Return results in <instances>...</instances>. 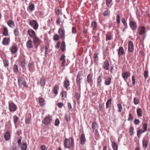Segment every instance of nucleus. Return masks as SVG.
<instances>
[{
    "label": "nucleus",
    "mask_w": 150,
    "mask_h": 150,
    "mask_svg": "<svg viewBox=\"0 0 150 150\" xmlns=\"http://www.w3.org/2000/svg\"><path fill=\"white\" fill-rule=\"evenodd\" d=\"M64 146L67 148H70L74 147V140L72 138L69 139H66L64 142Z\"/></svg>",
    "instance_id": "nucleus-1"
},
{
    "label": "nucleus",
    "mask_w": 150,
    "mask_h": 150,
    "mask_svg": "<svg viewBox=\"0 0 150 150\" xmlns=\"http://www.w3.org/2000/svg\"><path fill=\"white\" fill-rule=\"evenodd\" d=\"M52 121V117L49 115H48L45 117L42 122L45 125H47L51 123Z\"/></svg>",
    "instance_id": "nucleus-2"
},
{
    "label": "nucleus",
    "mask_w": 150,
    "mask_h": 150,
    "mask_svg": "<svg viewBox=\"0 0 150 150\" xmlns=\"http://www.w3.org/2000/svg\"><path fill=\"white\" fill-rule=\"evenodd\" d=\"M29 24L34 30H36L38 29V25L35 20H30L29 22Z\"/></svg>",
    "instance_id": "nucleus-3"
},
{
    "label": "nucleus",
    "mask_w": 150,
    "mask_h": 150,
    "mask_svg": "<svg viewBox=\"0 0 150 150\" xmlns=\"http://www.w3.org/2000/svg\"><path fill=\"white\" fill-rule=\"evenodd\" d=\"M129 25L130 28L132 30H135L137 29V23L134 21H130Z\"/></svg>",
    "instance_id": "nucleus-4"
},
{
    "label": "nucleus",
    "mask_w": 150,
    "mask_h": 150,
    "mask_svg": "<svg viewBox=\"0 0 150 150\" xmlns=\"http://www.w3.org/2000/svg\"><path fill=\"white\" fill-rule=\"evenodd\" d=\"M92 127L93 132H95L96 133L98 132V123L95 122H93L92 124Z\"/></svg>",
    "instance_id": "nucleus-5"
},
{
    "label": "nucleus",
    "mask_w": 150,
    "mask_h": 150,
    "mask_svg": "<svg viewBox=\"0 0 150 150\" xmlns=\"http://www.w3.org/2000/svg\"><path fill=\"white\" fill-rule=\"evenodd\" d=\"M9 107L10 111L11 112L15 111L17 109L16 105L13 103H9Z\"/></svg>",
    "instance_id": "nucleus-6"
},
{
    "label": "nucleus",
    "mask_w": 150,
    "mask_h": 150,
    "mask_svg": "<svg viewBox=\"0 0 150 150\" xmlns=\"http://www.w3.org/2000/svg\"><path fill=\"white\" fill-rule=\"evenodd\" d=\"M28 32L29 36L33 39L37 36L35 32L32 29L28 30Z\"/></svg>",
    "instance_id": "nucleus-7"
},
{
    "label": "nucleus",
    "mask_w": 150,
    "mask_h": 150,
    "mask_svg": "<svg viewBox=\"0 0 150 150\" xmlns=\"http://www.w3.org/2000/svg\"><path fill=\"white\" fill-rule=\"evenodd\" d=\"M93 75L92 74H89L87 78V81L88 83L92 86L93 83L92 81Z\"/></svg>",
    "instance_id": "nucleus-8"
},
{
    "label": "nucleus",
    "mask_w": 150,
    "mask_h": 150,
    "mask_svg": "<svg viewBox=\"0 0 150 150\" xmlns=\"http://www.w3.org/2000/svg\"><path fill=\"white\" fill-rule=\"evenodd\" d=\"M117 51H118V54L119 57H120L121 56L124 55L125 52L122 47H120Z\"/></svg>",
    "instance_id": "nucleus-9"
},
{
    "label": "nucleus",
    "mask_w": 150,
    "mask_h": 150,
    "mask_svg": "<svg viewBox=\"0 0 150 150\" xmlns=\"http://www.w3.org/2000/svg\"><path fill=\"white\" fill-rule=\"evenodd\" d=\"M128 50L130 52H132L134 50V46L132 41H129L128 44Z\"/></svg>",
    "instance_id": "nucleus-10"
},
{
    "label": "nucleus",
    "mask_w": 150,
    "mask_h": 150,
    "mask_svg": "<svg viewBox=\"0 0 150 150\" xmlns=\"http://www.w3.org/2000/svg\"><path fill=\"white\" fill-rule=\"evenodd\" d=\"M130 76V73L129 72H124L122 74V76L125 80H127Z\"/></svg>",
    "instance_id": "nucleus-11"
},
{
    "label": "nucleus",
    "mask_w": 150,
    "mask_h": 150,
    "mask_svg": "<svg viewBox=\"0 0 150 150\" xmlns=\"http://www.w3.org/2000/svg\"><path fill=\"white\" fill-rule=\"evenodd\" d=\"M37 100L38 101L40 106H43L45 105V102L43 98H38L37 99Z\"/></svg>",
    "instance_id": "nucleus-12"
},
{
    "label": "nucleus",
    "mask_w": 150,
    "mask_h": 150,
    "mask_svg": "<svg viewBox=\"0 0 150 150\" xmlns=\"http://www.w3.org/2000/svg\"><path fill=\"white\" fill-rule=\"evenodd\" d=\"M45 83V79L43 77H42L40 79L39 81H38V83L41 86H44Z\"/></svg>",
    "instance_id": "nucleus-13"
},
{
    "label": "nucleus",
    "mask_w": 150,
    "mask_h": 150,
    "mask_svg": "<svg viewBox=\"0 0 150 150\" xmlns=\"http://www.w3.org/2000/svg\"><path fill=\"white\" fill-rule=\"evenodd\" d=\"M33 42L38 45H40L42 42L37 36L33 38Z\"/></svg>",
    "instance_id": "nucleus-14"
},
{
    "label": "nucleus",
    "mask_w": 150,
    "mask_h": 150,
    "mask_svg": "<svg viewBox=\"0 0 150 150\" xmlns=\"http://www.w3.org/2000/svg\"><path fill=\"white\" fill-rule=\"evenodd\" d=\"M81 143L82 145L84 144L86 142V139L85 134H81L80 137Z\"/></svg>",
    "instance_id": "nucleus-15"
},
{
    "label": "nucleus",
    "mask_w": 150,
    "mask_h": 150,
    "mask_svg": "<svg viewBox=\"0 0 150 150\" xmlns=\"http://www.w3.org/2000/svg\"><path fill=\"white\" fill-rule=\"evenodd\" d=\"M10 42V39L9 38H5L3 39L2 43L4 45H7Z\"/></svg>",
    "instance_id": "nucleus-16"
},
{
    "label": "nucleus",
    "mask_w": 150,
    "mask_h": 150,
    "mask_svg": "<svg viewBox=\"0 0 150 150\" xmlns=\"http://www.w3.org/2000/svg\"><path fill=\"white\" fill-rule=\"evenodd\" d=\"M26 47L28 49H30L33 47L32 41L29 40L27 42L26 44Z\"/></svg>",
    "instance_id": "nucleus-17"
},
{
    "label": "nucleus",
    "mask_w": 150,
    "mask_h": 150,
    "mask_svg": "<svg viewBox=\"0 0 150 150\" xmlns=\"http://www.w3.org/2000/svg\"><path fill=\"white\" fill-rule=\"evenodd\" d=\"M70 85V82L68 80H65L64 82V88L67 90H68L69 88V86Z\"/></svg>",
    "instance_id": "nucleus-18"
},
{
    "label": "nucleus",
    "mask_w": 150,
    "mask_h": 150,
    "mask_svg": "<svg viewBox=\"0 0 150 150\" xmlns=\"http://www.w3.org/2000/svg\"><path fill=\"white\" fill-rule=\"evenodd\" d=\"M109 65V62L107 61H105L103 63V69L107 70L108 69V67Z\"/></svg>",
    "instance_id": "nucleus-19"
},
{
    "label": "nucleus",
    "mask_w": 150,
    "mask_h": 150,
    "mask_svg": "<svg viewBox=\"0 0 150 150\" xmlns=\"http://www.w3.org/2000/svg\"><path fill=\"white\" fill-rule=\"evenodd\" d=\"M58 33L61 38L64 37L65 35V31L64 29L60 28L59 30Z\"/></svg>",
    "instance_id": "nucleus-20"
},
{
    "label": "nucleus",
    "mask_w": 150,
    "mask_h": 150,
    "mask_svg": "<svg viewBox=\"0 0 150 150\" xmlns=\"http://www.w3.org/2000/svg\"><path fill=\"white\" fill-rule=\"evenodd\" d=\"M91 27L93 30H96L97 27L96 22L95 21H92L91 24Z\"/></svg>",
    "instance_id": "nucleus-21"
},
{
    "label": "nucleus",
    "mask_w": 150,
    "mask_h": 150,
    "mask_svg": "<svg viewBox=\"0 0 150 150\" xmlns=\"http://www.w3.org/2000/svg\"><path fill=\"white\" fill-rule=\"evenodd\" d=\"M148 140L146 139H143L142 140V146L144 149H146L148 145Z\"/></svg>",
    "instance_id": "nucleus-22"
},
{
    "label": "nucleus",
    "mask_w": 150,
    "mask_h": 150,
    "mask_svg": "<svg viewBox=\"0 0 150 150\" xmlns=\"http://www.w3.org/2000/svg\"><path fill=\"white\" fill-rule=\"evenodd\" d=\"M111 78L108 76L107 77L106 79L105 80V85H109L111 83Z\"/></svg>",
    "instance_id": "nucleus-23"
},
{
    "label": "nucleus",
    "mask_w": 150,
    "mask_h": 150,
    "mask_svg": "<svg viewBox=\"0 0 150 150\" xmlns=\"http://www.w3.org/2000/svg\"><path fill=\"white\" fill-rule=\"evenodd\" d=\"M59 88V86L58 85H56L53 88V93L55 94V96H56L57 95L58 93V90Z\"/></svg>",
    "instance_id": "nucleus-24"
},
{
    "label": "nucleus",
    "mask_w": 150,
    "mask_h": 150,
    "mask_svg": "<svg viewBox=\"0 0 150 150\" xmlns=\"http://www.w3.org/2000/svg\"><path fill=\"white\" fill-rule=\"evenodd\" d=\"M7 24L10 27L12 28H13L15 26L14 22L12 20L8 21Z\"/></svg>",
    "instance_id": "nucleus-25"
},
{
    "label": "nucleus",
    "mask_w": 150,
    "mask_h": 150,
    "mask_svg": "<svg viewBox=\"0 0 150 150\" xmlns=\"http://www.w3.org/2000/svg\"><path fill=\"white\" fill-rule=\"evenodd\" d=\"M10 134L9 132H6L4 134V137L6 140L8 141L10 138Z\"/></svg>",
    "instance_id": "nucleus-26"
},
{
    "label": "nucleus",
    "mask_w": 150,
    "mask_h": 150,
    "mask_svg": "<svg viewBox=\"0 0 150 150\" xmlns=\"http://www.w3.org/2000/svg\"><path fill=\"white\" fill-rule=\"evenodd\" d=\"M139 34L140 35L144 34L145 33V28L143 27H141L139 28Z\"/></svg>",
    "instance_id": "nucleus-27"
},
{
    "label": "nucleus",
    "mask_w": 150,
    "mask_h": 150,
    "mask_svg": "<svg viewBox=\"0 0 150 150\" xmlns=\"http://www.w3.org/2000/svg\"><path fill=\"white\" fill-rule=\"evenodd\" d=\"M102 81V76H99L97 78V85L98 86L100 87L101 86V82Z\"/></svg>",
    "instance_id": "nucleus-28"
},
{
    "label": "nucleus",
    "mask_w": 150,
    "mask_h": 150,
    "mask_svg": "<svg viewBox=\"0 0 150 150\" xmlns=\"http://www.w3.org/2000/svg\"><path fill=\"white\" fill-rule=\"evenodd\" d=\"M13 33L15 36L17 37L19 35V32L18 28V27L16 28L13 30Z\"/></svg>",
    "instance_id": "nucleus-29"
},
{
    "label": "nucleus",
    "mask_w": 150,
    "mask_h": 150,
    "mask_svg": "<svg viewBox=\"0 0 150 150\" xmlns=\"http://www.w3.org/2000/svg\"><path fill=\"white\" fill-rule=\"evenodd\" d=\"M8 30L7 28L6 27H4V31L2 33L4 36H7L8 35Z\"/></svg>",
    "instance_id": "nucleus-30"
},
{
    "label": "nucleus",
    "mask_w": 150,
    "mask_h": 150,
    "mask_svg": "<svg viewBox=\"0 0 150 150\" xmlns=\"http://www.w3.org/2000/svg\"><path fill=\"white\" fill-rule=\"evenodd\" d=\"M17 50V47L15 46H13L11 49V51L12 54H13L16 52Z\"/></svg>",
    "instance_id": "nucleus-31"
},
{
    "label": "nucleus",
    "mask_w": 150,
    "mask_h": 150,
    "mask_svg": "<svg viewBox=\"0 0 150 150\" xmlns=\"http://www.w3.org/2000/svg\"><path fill=\"white\" fill-rule=\"evenodd\" d=\"M111 101L112 99H110L109 100H108L106 103V108H108L109 107H110V106L111 104Z\"/></svg>",
    "instance_id": "nucleus-32"
},
{
    "label": "nucleus",
    "mask_w": 150,
    "mask_h": 150,
    "mask_svg": "<svg viewBox=\"0 0 150 150\" xmlns=\"http://www.w3.org/2000/svg\"><path fill=\"white\" fill-rule=\"evenodd\" d=\"M137 116L139 117H141L142 115V111L141 109L139 108L137 110Z\"/></svg>",
    "instance_id": "nucleus-33"
},
{
    "label": "nucleus",
    "mask_w": 150,
    "mask_h": 150,
    "mask_svg": "<svg viewBox=\"0 0 150 150\" xmlns=\"http://www.w3.org/2000/svg\"><path fill=\"white\" fill-rule=\"evenodd\" d=\"M65 118L66 120L69 122L70 121V116L69 113L66 114L65 115Z\"/></svg>",
    "instance_id": "nucleus-34"
},
{
    "label": "nucleus",
    "mask_w": 150,
    "mask_h": 150,
    "mask_svg": "<svg viewBox=\"0 0 150 150\" xmlns=\"http://www.w3.org/2000/svg\"><path fill=\"white\" fill-rule=\"evenodd\" d=\"M112 146L113 149L114 150H117L118 149V146L116 143L113 142L112 143Z\"/></svg>",
    "instance_id": "nucleus-35"
},
{
    "label": "nucleus",
    "mask_w": 150,
    "mask_h": 150,
    "mask_svg": "<svg viewBox=\"0 0 150 150\" xmlns=\"http://www.w3.org/2000/svg\"><path fill=\"white\" fill-rule=\"evenodd\" d=\"M82 78L81 77L77 76L76 79V82L77 86H80L81 83V81Z\"/></svg>",
    "instance_id": "nucleus-36"
},
{
    "label": "nucleus",
    "mask_w": 150,
    "mask_h": 150,
    "mask_svg": "<svg viewBox=\"0 0 150 150\" xmlns=\"http://www.w3.org/2000/svg\"><path fill=\"white\" fill-rule=\"evenodd\" d=\"M3 63L4 64V66L5 67H8V61L7 59H6L3 60Z\"/></svg>",
    "instance_id": "nucleus-37"
},
{
    "label": "nucleus",
    "mask_w": 150,
    "mask_h": 150,
    "mask_svg": "<svg viewBox=\"0 0 150 150\" xmlns=\"http://www.w3.org/2000/svg\"><path fill=\"white\" fill-rule=\"evenodd\" d=\"M27 148V145L26 143H23L21 146V150H26Z\"/></svg>",
    "instance_id": "nucleus-38"
},
{
    "label": "nucleus",
    "mask_w": 150,
    "mask_h": 150,
    "mask_svg": "<svg viewBox=\"0 0 150 150\" xmlns=\"http://www.w3.org/2000/svg\"><path fill=\"white\" fill-rule=\"evenodd\" d=\"M121 21L124 26L125 27V28H128V25L125 19L124 18H122V19Z\"/></svg>",
    "instance_id": "nucleus-39"
},
{
    "label": "nucleus",
    "mask_w": 150,
    "mask_h": 150,
    "mask_svg": "<svg viewBox=\"0 0 150 150\" xmlns=\"http://www.w3.org/2000/svg\"><path fill=\"white\" fill-rule=\"evenodd\" d=\"M66 45L65 42H63L61 45V48L62 51H64L65 50Z\"/></svg>",
    "instance_id": "nucleus-40"
},
{
    "label": "nucleus",
    "mask_w": 150,
    "mask_h": 150,
    "mask_svg": "<svg viewBox=\"0 0 150 150\" xmlns=\"http://www.w3.org/2000/svg\"><path fill=\"white\" fill-rule=\"evenodd\" d=\"M148 125L146 123H144L143 124L142 128L144 131L146 132L147 130Z\"/></svg>",
    "instance_id": "nucleus-41"
},
{
    "label": "nucleus",
    "mask_w": 150,
    "mask_h": 150,
    "mask_svg": "<svg viewBox=\"0 0 150 150\" xmlns=\"http://www.w3.org/2000/svg\"><path fill=\"white\" fill-rule=\"evenodd\" d=\"M23 81L21 78H19L18 79V83L19 86L21 87L22 86V83Z\"/></svg>",
    "instance_id": "nucleus-42"
},
{
    "label": "nucleus",
    "mask_w": 150,
    "mask_h": 150,
    "mask_svg": "<svg viewBox=\"0 0 150 150\" xmlns=\"http://www.w3.org/2000/svg\"><path fill=\"white\" fill-rule=\"evenodd\" d=\"M34 5L33 4H31L29 5V8L30 11H33L34 9Z\"/></svg>",
    "instance_id": "nucleus-43"
},
{
    "label": "nucleus",
    "mask_w": 150,
    "mask_h": 150,
    "mask_svg": "<svg viewBox=\"0 0 150 150\" xmlns=\"http://www.w3.org/2000/svg\"><path fill=\"white\" fill-rule=\"evenodd\" d=\"M13 71L15 73H17L18 72V69L17 66L16 64L14 65L13 67Z\"/></svg>",
    "instance_id": "nucleus-44"
},
{
    "label": "nucleus",
    "mask_w": 150,
    "mask_h": 150,
    "mask_svg": "<svg viewBox=\"0 0 150 150\" xmlns=\"http://www.w3.org/2000/svg\"><path fill=\"white\" fill-rule=\"evenodd\" d=\"M55 12L57 15H59L62 13L60 10L58 8H56L55 9Z\"/></svg>",
    "instance_id": "nucleus-45"
},
{
    "label": "nucleus",
    "mask_w": 150,
    "mask_h": 150,
    "mask_svg": "<svg viewBox=\"0 0 150 150\" xmlns=\"http://www.w3.org/2000/svg\"><path fill=\"white\" fill-rule=\"evenodd\" d=\"M139 103V100L137 98L135 97L134 98V103L135 105H137Z\"/></svg>",
    "instance_id": "nucleus-46"
},
{
    "label": "nucleus",
    "mask_w": 150,
    "mask_h": 150,
    "mask_svg": "<svg viewBox=\"0 0 150 150\" xmlns=\"http://www.w3.org/2000/svg\"><path fill=\"white\" fill-rule=\"evenodd\" d=\"M117 106L118 108V112H120L122 111V106L120 104H118Z\"/></svg>",
    "instance_id": "nucleus-47"
},
{
    "label": "nucleus",
    "mask_w": 150,
    "mask_h": 150,
    "mask_svg": "<svg viewBox=\"0 0 150 150\" xmlns=\"http://www.w3.org/2000/svg\"><path fill=\"white\" fill-rule=\"evenodd\" d=\"M18 119V117L16 115H14L13 117V122L15 124L17 122Z\"/></svg>",
    "instance_id": "nucleus-48"
},
{
    "label": "nucleus",
    "mask_w": 150,
    "mask_h": 150,
    "mask_svg": "<svg viewBox=\"0 0 150 150\" xmlns=\"http://www.w3.org/2000/svg\"><path fill=\"white\" fill-rule=\"evenodd\" d=\"M134 128L133 127H130L129 129L130 135L132 136L133 134Z\"/></svg>",
    "instance_id": "nucleus-49"
},
{
    "label": "nucleus",
    "mask_w": 150,
    "mask_h": 150,
    "mask_svg": "<svg viewBox=\"0 0 150 150\" xmlns=\"http://www.w3.org/2000/svg\"><path fill=\"white\" fill-rule=\"evenodd\" d=\"M59 35L57 34H55L53 36V39L54 40L57 41L59 39Z\"/></svg>",
    "instance_id": "nucleus-50"
},
{
    "label": "nucleus",
    "mask_w": 150,
    "mask_h": 150,
    "mask_svg": "<svg viewBox=\"0 0 150 150\" xmlns=\"http://www.w3.org/2000/svg\"><path fill=\"white\" fill-rule=\"evenodd\" d=\"M94 59L96 62L98 61V56L97 54H94Z\"/></svg>",
    "instance_id": "nucleus-51"
},
{
    "label": "nucleus",
    "mask_w": 150,
    "mask_h": 150,
    "mask_svg": "<svg viewBox=\"0 0 150 150\" xmlns=\"http://www.w3.org/2000/svg\"><path fill=\"white\" fill-rule=\"evenodd\" d=\"M67 96V93L65 91H63L62 92V97L63 98H65Z\"/></svg>",
    "instance_id": "nucleus-52"
},
{
    "label": "nucleus",
    "mask_w": 150,
    "mask_h": 150,
    "mask_svg": "<svg viewBox=\"0 0 150 150\" xmlns=\"http://www.w3.org/2000/svg\"><path fill=\"white\" fill-rule=\"evenodd\" d=\"M116 21L118 24H120V17L119 15L118 14L116 17Z\"/></svg>",
    "instance_id": "nucleus-53"
},
{
    "label": "nucleus",
    "mask_w": 150,
    "mask_h": 150,
    "mask_svg": "<svg viewBox=\"0 0 150 150\" xmlns=\"http://www.w3.org/2000/svg\"><path fill=\"white\" fill-rule=\"evenodd\" d=\"M11 150H18V148L16 145L13 144Z\"/></svg>",
    "instance_id": "nucleus-54"
},
{
    "label": "nucleus",
    "mask_w": 150,
    "mask_h": 150,
    "mask_svg": "<svg viewBox=\"0 0 150 150\" xmlns=\"http://www.w3.org/2000/svg\"><path fill=\"white\" fill-rule=\"evenodd\" d=\"M144 76L145 79H147L148 76V73L147 71H145L144 72Z\"/></svg>",
    "instance_id": "nucleus-55"
},
{
    "label": "nucleus",
    "mask_w": 150,
    "mask_h": 150,
    "mask_svg": "<svg viewBox=\"0 0 150 150\" xmlns=\"http://www.w3.org/2000/svg\"><path fill=\"white\" fill-rule=\"evenodd\" d=\"M133 117L131 114L129 113L128 118L129 121H132L133 120Z\"/></svg>",
    "instance_id": "nucleus-56"
},
{
    "label": "nucleus",
    "mask_w": 150,
    "mask_h": 150,
    "mask_svg": "<svg viewBox=\"0 0 150 150\" xmlns=\"http://www.w3.org/2000/svg\"><path fill=\"white\" fill-rule=\"evenodd\" d=\"M80 94L78 93H76V98L78 100H79L80 98Z\"/></svg>",
    "instance_id": "nucleus-57"
},
{
    "label": "nucleus",
    "mask_w": 150,
    "mask_h": 150,
    "mask_svg": "<svg viewBox=\"0 0 150 150\" xmlns=\"http://www.w3.org/2000/svg\"><path fill=\"white\" fill-rule=\"evenodd\" d=\"M112 0H106V4L107 6H109L110 4L111 3Z\"/></svg>",
    "instance_id": "nucleus-58"
},
{
    "label": "nucleus",
    "mask_w": 150,
    "mask_h": 150,
    "mask_svg": "<svg viewBox=\"0 0 150 150\" xmlns=\"http://www.w3.org/2000/svg\"><path fill=\"white\" fill-rule=\"evenodd\" d=\"M59 120L58 119H57L55 121V125L56 126H57L59 125Z\"/></svg>",
    "instance_id": "nucleus-59"
},
{
    "label": "nucleus",
    "mask_w": 150,
    "mask_h": 150,
    "mask_svg": "<svg viewBox=\"0 0 150 150\" xmlns=\"http://www.w3.org/2000/svg\"><path fill=\"white\" fill-rule=\"evenodd\" d=\"M72 33L75 34L76 33V31L75 28L73 27L72 28Z\"/></svg>",
    "instance_id": "nucleus-60"
},
{
    "label": "nucleus",
    "mask_w": 150,
    "mask_h": 150,
    "mask_svg": "<svg viewBox=\"0 0 150 150\" xmlns=\"http://www.w3.org/2000/svg\"><path fill=\"white\" fill-rule=\"evenodd\" d=\"M82 75V71H79L78 72L77 76L79 77H81Z\"/></svg>",
    "instance_id": "nucleus-61"
},
{
    "label": "nucleus",
    "mask_w": 150,
    "mask_h": 150,
    "mask_svg": "<svg viewBox=\"0 0 150 150\" xmlns=\"http://www.w3.org/2000/svg\"><path fill=\"white\" fill-rule=\"evenodd\" d=\"M103 15L104 16H107L108 14V10H106L104 11L103 13Z\"/></svg>",
    "instance_id": "nucleus-62"
},
{
    "label": "nucleus",
    "mask_w": 150,
    "mask_h": 150,
    "mask_svg": "<svg viewBox=\"0 0 150 150\" xmlns=\"http://www.w3.org/2000/svg\"><path fill=\"white\" fill-rule=\"evenodd\" d=\"M98 109L99 111H101L102 110L103 106L102 104H100L99 105Z\"/></svg>",
    "instance_id": "nucleus-63"
},
{
    "label": "nucleus",
    "mask_w": 150,
    "mask_h": 150,
    "mask_svg": "<svg viewBox=\"0 0 150 150\" xmlns=\"http://www.w3.org/2000/svg\"><path fill=\"white\" fill-rule=\"evenodd\" d=\"M139 120L137 119H135L134 121V123L135 125H138L139 123Z\"/></svg>",
    "instance_id": "nucleus-64"
}]
</instances>
